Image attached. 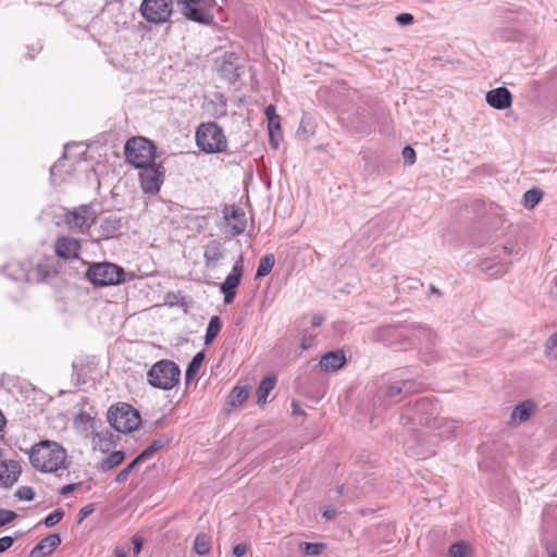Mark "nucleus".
I'll use <instances>...</instances> for the list:
<instances>
[{
  "mask_svg": "<svg viewBox=\"0 0 557 557\" xmlns=\"http://www.w3.org/2000/svg\"><path fill=\"white\" fill-rule=\"evenodd\" d=\"M413 419L418 420L420 425L428 429L425 433H419V441L421 442H428L423 437L429 433L436 437L446 438L457 429V422L455 420L437 417V405L426 398L417 401Z\"/></svg>",
  "mask_w": 557,
  "mask_h": 557,
  "instance_id": "1",
  "label": "nucleus"
},
{
  "mask_svg": "<svg viewBox=\"0 0 557 557\" xmlns=\"http://www.w3.org/2000/svg\"><path fill=\"white\" fill-rule=\"evenodd\" d=\"M32 466L42 473H58L67 469V453L54 441H41L29 453Z\"/></svg>",
  "mask_w": 557,
  "mask_h": 557,
  "instance_id": "2",
  "label": "nucleus"
},
{
  "mask_svg": "<svg viewBox=\"0 0 557 557\" xmlns=\"http://www.w3.org/2000/svg\"><path fill=\"white\" fill-rule=\"evenodd\" d=\"M180 368L168 359L156 362L147 372L148 383L162 391L174 388L180 382Z\"/></svg>",
  "mask_w": 557,
  "mask_h": 557,
  "instance_id": "3",
  "label": "nucleus"
},
{
  "mask_svg": "<svg viewBox=\"0 0 557 557\" xmlns=\"http://www.w3.org/2000/svg\"><path fill=\"white\" fill-rule=\"evenodd\" d=\"M196 143L199 149L206 153H219L227 147L223 129L213 122L201 123L198 126Z\"/></svg>",
  "mask_w": 557,
  "mask_h": 557,
  "instance_id": "4",
  "label": "nucleus"
},
{
  "mask_svg": "<svg viewBox=\"0 0 557 557\" xmlns=\"http://www.w3.org/2000/svg\"><path fill=\"white\" fill-rule=\"evenodd\" d=\"M110 425L121 433H131L138 429L141 418L135 408L126 403L112 406L108 411Z\"/></svg>",
  "mask_w": 557,
  "mask_h": 557,
  "instance_id": "5",
  "label": "nucleus"
},
{
  "mask_svg": "<svg viewBox=\"0 0 557 557\" xmlns=\"http://www.w3.org/2000/svg\"><path fill=\"white\" fill-rule=\"evenodd\" d=\"M126 160L135 168H147L154 164L156 147L144 137H135L125 145Z\"/></svg>",
  "mask_w": 557,
  "mask_h": 557,
  "instance_id": "6",
  "label": "nucleus"
},
{
  "mask_svg": "<svg viewBox=\"0 0 557 557\" xmlns=\"http://www.w3.org/2000/svg\"><path fill=\"white\" fill-rule=\"evenodd\" d=\"M176 4L186 20L203 25L213 23L212 10L216 5L215 0H177Z\"/></svg>",
  "mask_w": 557,
  "mask_h": 557,
  "instance_id": "7",
  "label": "nucleus"
},
{
  "mask_svg": "<svg viewBox=\"0 0 557 557\" xmlns=\"http://www.w3.org/2000/svg\"><path fill=\"white\" fill-rule=\"evenodd\" d=\"M87 277L95 285H116L123 282L124 270L114 263H95L88 268Z\"/></svg>",
  "mask_w": 557,
  "mask_h": 557,
  "instance_id": "8",
  "label": "nucleus"
},
{
  "mask_svg": "<svg viewBox=\"0 0 557 557\" xmlns=\"http://www.w3.org/2000/svg\"><path fill=\"white\" fill-rule=\"evenodd\" d=\"M139 12L150 24H164L172 15L173 0H143Z\"/></svg>",
  "mask_w": 557,
  "mask_h": 557,
  "instance_id": "9",
  "label": "nucleus"
},
{
  "mask_svg": "<svg viewBox=\"0 0 557 557\" xmlns=\"http://www.w3.org/2000/svg\"><path fill=\"white\" fill-rule=\"evenodd\" d=\"M96 219V211L87 205L76 207L64 214V223L69 230L78 233H86Z\"/></svg>",
  "mask_w": 557,
  "mask_h": 557,
  "instance_id": "10",
  "label": "nucleus"
},
{
  "mask_svg": "<svg viewBox=\"0 0 557 557\" xmlns=\"http://www.w3.org/2000/svg\"><path fill=\"white\" fill-rule=\"evenodd\" d=\"M223 214L228 233L236 236L245 232L247 220L243 209L234 206L225 207Z\"/></svg>",
  "mask_w": 557,
  "mask_h": 557,
  "instance_id": "11",
  "label": "nucleus"
},
{
  "mask_svg": "<svg viewBox=\"0 0 557 557\" xmlns=\"http://www.w3.org/2000/svg\"><path fill=\"white\" fill-rule=\"evenodd\" d=\"M54 251L59 258L75 260L79 257L81 242L71 236H61L55 240Z\"/></svg>",
  "mask_w": 557,
  "mask_h": 557,
  "instance_id": "12",
  "label": "nucleus"
},
{
  "mask_svg": "<svg viewBox=\"0 0 557 557\" xmlns=\"http://www.w3.org/2000/svg\"><path fill=\"white\" fill-rule=\"evenodd\" d=\"M141 169L139 180L143 190L147 194L158 193L162 183L163 173L159 168H156L154 164Z\"/></svg>",
  "mask_w": 557,
  "mask_h": 557,
  "instance_id": "13",
  "label": "nucleus"
},
{
  "mask_svg": "<svg viewBox=\"0 0 557 557\" xmlns=\"http://www.w3.org/2000/svg\"><path fill=\"white\" fill-rule=\"evenodd\" d=\"M487 104L496 110H505L511 107L512 95L506 87H497L486 92Z\"/></svg>",
  "mask_w": 557,
  "mask_h": 557,
  "instance_id": "14",
  "label": "nucleus"
},
{
  "mask_svg": "<svg viewBox=\"0 0 557 557\" xmlns=\"http://www.w3.org/2000/svg\"><path fill=\"white\" fill-rule=\"evenodd\" d=\"M536 404L532 399H527L518 404L511 411L510 424L517 426L527 422L535 412Z\"/></svg>",
  "mask_w": 557,
  "mask_h": 557,
  "instance_id": "15",
  "label": "nucleus"
},
{
  "mask_svg": "<svg viewBox=\"0 0 557 557\" xmlns=\"http://www.w3.org/2000/svg\"><path fill=\"white\" fill-rule=\"evenodd\" d=\"M21 474V467L17 461L9 460L0 462V485L9 487L13 485Z\"/></svg>",
  "mask_w": 557,
  "mask_h": 557,
  "instance_id": "16",
  "label": "nucleus"
},
{
  "mask_svg": "<svg viewBox=\"0 0 557 557\" xmlns=\"http://www.w3.org/2000/svg\"><path fill=\"white\" fill-rule=\"evenodd\" d=\"M346 363L345 354L342 350L330 351L322 356L319 367L323 372H335Z\"/></svg>",
  "mask_w": 557,
  "mask_h": 557,
  "instance_id": "17",
  "label": "nucleus"
},
{
  "mask_svg": "<svg viewBox=\"0 0 557 557\" xmlns=\"http://www.w3.org/2000/svg\"><path fill=\"white\" fill-rule=\"evenodd\" d=\"M61 543L59 534H50L42 539L30 552V557H46L50 555Z\"/></svg>",
  "mask_w": 557,
  "mask_h": 557,
  "instance_id": "18",
  "label": "nucleus"
},
{
  "mask_svg": "<svg viewBox=\"0 0 557 557\" xmlns=\"http://www.w3.org/2000/svg\"><path fill=\"white\" fill-rule=\"evenodd\" d=\"M205 262L208 268H215L218 262L224 257L223 244L218 240H211L205 246Z\"/></svg>",
  "mask_w": 557,
  "mask_h": 557,
  "instance_id": "19",
  "label": "nucleus"
},
{
  "mask_svg": "<svg viewBox=\"0 0 557 557\" xmlns=\"http://www.w3.org/2000/svg\"><path fill=\"white\" fill-rule=\"evenodd\" d=\"M244 272V258L240 256L238 260L234 263L231 273L225 277L224 282L221 284L220 289L225 290H236L237 286L240 283V278Z\"/></svg>",
  "mask_w": 557,
  "mask_h": 557,
  "instance_id": "20",
  "label": "nucleus"
},
{
  "mask_svg": "<svg viewBox=\"0 0 557 557\" xmlns=\"http://www.w3.org/2000/svg\"><path fill=\"white\" fill-rule=\"evenodd\" d=\"M481 270L491 277L504 276L510 268V263L497 261L495 259H485L480 264Z\"/></svg>",
  "mask_w": 557,
  "mask_h": 557,
  "instance_id": "21",
  "label": "nucleus"
},
{
  "mask_svg": "<svg viewBox=\"0 0 557 557\" xmlns=\"http://www.w3.org/2000/svg\"><path fill=\"white\" fill-rule=\"evenodd\" d=\"M73 147H78V145H66L64 147V153H63V157L57 161L50 169V174H51V177L54 182H61V181H64L65 177L62 175V172L63 170H65V168L67 166L66 165V161L69 159H71L69 157L70 154V150L73 148Z\"/></svg>",
  "mask_w": 557,
  "mask_h": 557,
  "instance_id": "22",
  "label": "nucleus"
},
{
  "mask_svg": "<svg viewBox=\"0 0 557 557\" xmlns=\"http://www.w3.org/2000/svg\"><path fill=\"white\" fill-rule=\"evenodd\" d=\"M121 226L120 220L114 215H107L100 222V237L110 238L119 231Z\"/></svg>",
  "mask_w": 557,
  "mask_h": 557,
  "instance_id": "23",
  "label": "nucleus"
},
{
  "mask_svg": "<svg viewBox=\"0 0 557 557\" xmlns=\"http://www.w3.org/2000/svg\"><path fill=\"white\" fill-rule=\"evenodd\" d=\"M276 380L273 376H265L259 384L257 389V403L264 405L271 391L274 389Z\"/></svg>",
  "mask_w": 557,
  "mask_h": 557,
  "instance_id": "24",
  "label": "nucleus"
},
{
  "mask_svg": "<svg viewBox=\"0 0 557 557\" xmlns=\"http://www.w3.org/2000/svg\"><path fill=\"white\" fill-rule=\"evenodd\" d=\"M124 458L125 454L122 450L112 451L101 460V462L98 466V469L103 472L112 470L113 468L122 463Z\"/></svg>",
  "mask_w": 557,
  "mask_h": 557,
  "instance_id": "25",
  "label": "nucleus"
},
{
  "mask_svg": "<svg viewBox=\"0 0 557 557\" xmlns=\"http://www.w3.org/2000/svg\"><path fill=\"white\" fill-rule=\"evenodd\" d=\"M264 114L268 121V131L269 133L280 132L281 131V120L276 114L275 107L273 104H269L264 109Z\"/></svg>",
  "mask_w": 557,
  "mask_h": 557,
  "instance_id": "26",
  "label": "nucleus"
},
{
  "mask_svg": "<svg viewBox=\"0 0 557 557\" xmlns=\"http://www.w3.org/2000/svg\"><path fill=\"white\" fill-rule=\"evenodd\" d=\"M248 396L249 389L247 386H235L228 396V404L232 407H237L244 403Z\"/></svg>",
  "mask_w": 557,
  "mask_h": 557,
  "instance_id": "27",
  "label": "nucleus"
},
{
  "mask_svg": "<svg viewBox=\"0 0 557 557\" xmlns=\"http://www.w3.org/2000/svg\"><path fill=\"white\" fill-rule=\"evenodd\" d=\"M274 264L275 258L272 253L263 256L259 261V265L256 272V278H260L268 275L272 271Z\"/></svg>",
  "mask_w": 557,
  "mask_h": 557,
  "instance_id": "28",
  "label": "nucleus"
},
{
  "mask_svg": "<svg viewBox=\"0 0 557 557\" xmlns=\"http://www.w3.org/2000/svg\"><path fill=\"white\" fill-rule=\"evenodd\" d=\"M194 549L200 555H207L211 550V539L206 533H200L196 536L194 541Z\"/></svg>",
  "mask_w": 557,
  "mask_h": 557,
  "instance_id": "29",
  "label": "nucleus"
},
{
  "mask_svg": "<svg viewBox=\"0 0 557 557\" xmlns=\"http://www.w3.org/2000/svg\"><path fill=\"white\" fill-rule=\"evenodd\" d=\"M222 327L221 319L218 315L211 317L205 336L206 345H209L220 333Z\"/></svg>",
  "mask_w": 557,
  "mask_h": 557,
  "instance_id": "30",
  "label": "nucleus"
},
{
  "mask_svg": "<svg viewBox=\"0 0 557 557\" xmlns=\"http://www.w3.org/2000/svg\"><path fill=\"white\" fill-rule=\"evenodd\" d=\"M203 359H205L203 351H200L194 356V358L189 362V364L186 369V372H185L187 382L191 381L196 376V374L198 373V371L203 362Z\"/></svg>",
  "mask_w": 557,
  "mask_h": 557,
  "instance_id": "31",
  "label": "nucleus"
},
{
  "mask_svg": "<svg viewBox=\"0 0 557 557\" xmlns=\"http://www.w3.org/2000/svg\"><path fill=\"white\" fill-rule=\"evenodd\" d=\"M169 443V440L158 438L154 440L145 450H143L137 457L136 461H143L146 458H148L151 454L158 451L159 449L163 448Z\"/></svg>",
  "mask_w": 557,
  "mask_h": 557,
  "instance_id": "32",
  "label": "nucleus"
},
{
  "mask_svg": "<svg viewBox=\"0 0 557 557\" xmlns=\"http://www.w3.org/2000/svg\"><path fill=\"white\" fill-rule=\"evenodd\" d=\"M542 191L537 188L527 190L523 195V205L528 209L534 208L542 199Z\"/></svg>",
  "mask_w": 557,
  "mask_h": 557,
  "instance_id": "33",
  "label": "nucleus"
},
{
  "mask_svg": "<svg viewBox=\"0 0 557 557\" xmlns=\"http://www.w3.org/2000/svg\"><path fill=\"white\" fill-rule=\"evenodd\" d=\"M471 550V547L468 542L459 541L453 544L449 547L448 556L449 557H467Z\"/></svg>",
  "mask_w": 557,
  "mask_h": 557,
  "instance_id": "34",
  "label": "nucleus"
},
{
  "mask_svg": "<svg viewBox=\"0 0 557 557\" xmlns=\"http://www.w3.org/2000/svg\"><path fill=\"white\" fill-rule=\"evenodd\" d=\"M544 355L548 359H557V332L546 339L544 345Z\"/></svg>",
  "mask_w": 557,
  "mask_h": 557,
  "instance_id": "35",
  "label": "nucleus"
},
{
  "mask_svg": "<svg viewBox=\"0 0 557 557\" xmlns=\"http://www.w3.org/2000/svg\"><path fill=\"white\" fill-rule=\"evenodd\" d=\"M324 544L322 543H300L299 549L307 556H317L323 552Z\"/></svg>",
  "mask_w": 557,
  "mask_h": 557,
  "instance_id": "36",
  "label": "nucleus"
},
{
  "mask_svg": "<svg viewBox=\"0 0 557 557\" xmlns=\"http://www.w3.org/2000/svg\"><path fill=\"white\" fill-rule=\"evenodd\" d=\"M63 516H64L63 510L55 509L46 517L44 523L47 528H51V527L55 525L57 523H59L62 520Z\"/></svg>",
  "mask_w": 557,
  "mask_h": 557,
  "instance_id": "37",
  "label": "nucleus"
},
{
  "mask_svg": "<svg viewBox=\"0 0 557 557\" xmlns=\"http://www.w3.org/2000/svg\"><path fill=\"white\" fill-rule=\"evenodd\" d=\"M406 385L407 383H395L389 385L386 389L387 397L392 400H396L397 396L403 393Z\"/></svg>",
  "mask_w": 557,
  "mask_h": 557,
  "instance_id": "38",
  "label": "nucleus"
},
{
  "mask_svg": "<svg viewBox=\"0 0 557 557\" xmlns=\"http://www.w3.org/2000/svg\"><path fill=\"white\" fill-rule=\"evenodd\" d=\"M140 461H136V458L129 463L127 465V467H125L123 470H121L116 476H115V482L116 483H123L127 476L129 475V473L132 472V470L135 468V466L137 463H139Z\"/></svg>",
  "mask_w": 557,
  "mask_h": 557,
  "instance_id": "39",
  "label": "nucleus"
},
{
  "mask_svg": "<svg viewBox=\"0 0 557 557\" xmlns=\"http://www.w3.org/2000/svg\"><path fill=\"white\" fill-rule=\"evenodd\" d=\"M403 158L405 162H407L409 165H412L416 162V151L410 146H406L403 149Z\"/></svg>",
  "mask_w": 557,
  "mask_h": 557,
  "instance_id": "40",
  "label": "nucleus"
},
{
  "mask_svg": "<svg viewBox=\"0 0 557 557\" xmlns=\"http://www.w3.org/2000/svg\"><path fill=\"white\" fill-rule=\"evenodd\" d=\"M15 517V512L11 510L0 509V528L11 522Z\"/></svg>",
  "mask_w": 557,
  "mask_h": 557,
  "instance_id": "41",
  "label": "nucleus"
},
{
  "mask_svg": "<svg viewBox=\"0 0 557 557\" xmlns=\"http://www.w3.org/2000/svg\"><path fill=\"white\" fill-rule=\"evenodd\" d=\"M17 496L23 500H32L35 497V493L30 487H21L17 491Z\"/></svg>",
  "mask_w": 557,
  "mask_h": 557,
  "instance_id": "42",
  "label": "nucleus"
},
{
  "mask_svg": "<svg viewBox=\"0 0 557 557\" xmlns=\"http://www.w3.org/2000/svg\"><path fill=\"white\" fill-rule=\"evenodd\" d=\"M396 22L400 25V26H408L410 24H412L413 22V16L412 14L410 13H400L396 16Z\"/></svg>",
  "mask_w": 557,
  "mask_h": 557,
  "instance_id": "43",
  "label": "nucleus"
},
{
  "mask_svg": "<svg viewBox=\"0 0 557 557\" xmlns=\"http://www.w3.org/2000/svg\"><path fill=\"white\" fill-rule=\"evenodd\" d=\"M314 335L312 334H304L300 341V347L304 350H307L313 346Z\"/></svg>",
  "mask_w": 557,
  "mask_h": 557,
  "instance_id": "44",
  "label": "nucleus"
},
{
  "mask_svg": "<svg viewBox=\"0 0 557 557\" xmlns=\"http://www.w3.org/2000/svg\"><path fill=\"white\" fill-rule=\"evenodd\" d=\"M548 557H557V540L544 544Z\"/></svg>",
  "mask_w": 557,
  "mask_h": 557,
  "instance_id": "45",
  "label": "nucleus"
},
{
  "mask_svg": "<svg viewBox=\"0 0 557 557\" xmlns=\"http://www.w3.org/2000/svg\"><path fill=\"white\" fill-rule=\"evenodd\" d=\"M14 543L12 536H3L0 539V554L9 549Z\"/></svg>",
  "mask_w": 557,
  "mask_h": 557,
  "instance_id": "46",
  "label": "nucleus"
},
{
  "mask_svg": "<svg viewBox=\"0 0 557 557\" xmlns=\"http://www.w3.org/2000/svg\"><path fill=\"white\" fill-rule=\"evenodd\" d=\"M269 137H270V144L273 147V149H277V147L281 143V139H282L281 133L280 132L269 133Z\"/></svg>",
  "mask_w": 557,
  "mask_h": 557,
  "instance_id": "47",
  "label": "nucleus"
},
{
  "mask_svg": "<svg viewBox=\"0 0 557 557\" xmlns=\"http://www.w3.org/2000/svg\"><path fill=\"white\" fill-rule=\"evenodd\" d=\"M247 545L245 543H239L234 546L233 554L237 557H242L247 553Z\"/></svg>",
  "mask_w": 557,
  "mask_h": 557,
  "instance_id": "48",
  "label": "nucleus"
},
{
  "mask_svg": "<svg viewBox=\"0 0 557 557\" xmlns=\"http://www.w3.org/2000/svg\"><path fill=\"white\" fill-rule=\"evenodd\" d=\"M221 292L223 293L224 295V304L228 305L231 302H233L235 296H236V290H225V289H221Z\"/></svg>",
  "mask_w": 557,
  "mask_h": 557,
  "instance_id": "49",
  "label": "nucleus"
},
{
  "mask_svg": "<svg viewBox=\"0 0 557 557\" xmlns=\"http://www.w3.org/2000/svg\"><path fill=\"white\" fill-rule=\"evenodd\" d=\"M143 548V540L140 537H133V553L135 555L139 554Z\"/></svg>",
  "mask_w": 557,
  "mask_h": 557,
  "instance_id": "50",
  "label": "nucleus"
},
{
  "mask_svg": "<svg viewBox=\"0 0 557 557\" xmlns=\"http://www.w3.org/2000/svg\"><path fill=\"white\" fill-rule=\"evenodd\" d=\"M77 486H78V484H75V483L64 485L63 487L60 488L59 493L61 495H67L70 493L74 492Z\"/></svg>",
  "mask_w": 557,
  "mask_h": 557,
  "instance_id": "51",
  "label": "nucleus"
},
{
  "mask_svg": "<svg viewBox=\"0 0 557 557\" xmlns=\"http://www.w3.org/2000/svg\"><path fill=\"white\" fill-rule=\"evenodd\" d=\"M75 423L76 424H91L92 423V420L91 418L88 416V414H84V413H81L77 416L76 420H75Z\"/></svg>",
  "mask_w": 557,
  "mask_h": 557,
  "instance_id": "52",
  "label": "nucleus"
},
{
  "mask_svg": "<svg viewBox=\"0 0 557 557\" xmlns=\"http://www.w3.org/2000/svg\"><path fill=\"white\" fill-rule=\"evenodd\" d=\"M92 512V509L89 507H83L81 508L78 512V522L81 523L83 520H85L90 513Z\"/></svg>",
  "mask_w": 557,
  "mask_h": 557,
  "instance_id": "53",
  "label": "nucleus"
},
{
  "mask_svg": "<svg viewBox=\"0 0 557 557\" xmlns=\"http://www.w3.org/2000/svg\"><path fill=\"white\" fill-rule=\"evenodd\" d=\"M323 517L326 518V519H333L336 517V510L332 507L330 508H326L324 511H323Z\"/></svg>",
  "mask_w": 557,
  "mask_h": 557,
  "instance_id": "54",
  "label": "nucleus"
},
{
  "mask_svg": "<svg viewBox=\"0 0 557 557\" xmlns=\"http://www.w3.org/2000/svg\"><path fill=\"white\" fill-rule=\"evenodd\" d=\"M323 323V317L320 314H314L311 320V324L314 327L320 326Z\"/></svg>",
  "mask_w": 557,
  "mask_h": 557,
  "instance_id": "55",
  "label": "nucleus"
},
{
  "mask_svg": "<svg viewBox=\"0 0 557 557\" xmlns=\"http://www.w3.org/2000/svg\"><path fill=\"white\" fill-rule=\"evenodd\" d=\"M292 408H293V414L302 413V410L297 401L292 403Z\"/></svg>",
  "mask_w": 557,
  "mask_h": 557,
  "instance_id": "56",
  "label": "nucleus"
},
{
  "mask_svg": "<svg viewBox=\"0 0 557 557\" xmlns=\"http://www.w3.org/2000/svg\"><path fill=\"white\" fill-rule=\"evenodd\" d=\"M115 557H127L125 550L121 548L115 549Z\"/></svg>",
  "mask_w": 557,
  "mask_h": 557,
  "instance_id": "57",
  "label": "nucleus"
},
{
  "mask_svg": "<svg viewBox=\"0 0 557 557\" xmlns=\"http://www.w3.org/2000/svg\"><path fill=\"white\" fill-rule=\"evenodd\" d=\"M3 425H4V417H3V414L0 412V431L2 430Z\"/></svg>",
  "mask_w": 557,
  "mask_h": 557,
  "instance_id": "58",
  "label": "nucleus"
},
{
  "mask_svg": "<svg viewBox=\"0 0 557 557\" xmlns=\"http://www.w3.org/2000/svg\"><path fill=\"white\" fill-rule=\"evenodd\" d=\"M405 444L407 445L408 449H413V443L411 440L406 441Z\"/></svg>",
  "mask_w": 557,
  "mask_h": 557,
  "instance_id": "59",
  "label": "nucleus"
},
{
  "mask_svg": "<svg viewBox=\"0 0 557 557\" xmlns=\"http://www.w3.org/2000/svg\"><path fill=\"white\" fill-rule=\"evenodd\" d=\"M504 250H505L507 253H510V252H511V249H510V248H508V247H506V246L504 247Z\"/></svg>",
  "mask_w": 557,
  "mask_h": 557,
  "instance_id": "60",
  "label": "nucleus"
},
{
  "mask_svg": "<svg viewBox=\"0 0 557 557\" xmlns=\"http://www.w3.org/2000/svg\"><path fill=\"white\" fill-rule=\"evenodd\" d=\"M99 448H100V450H104V447H102L101 444H99Z\"/></svg>",
  "mask_w": 557,
  "mask_h": 557,
  "instance_id": "61",
  "label": "nucleus"
}]
</instances>
